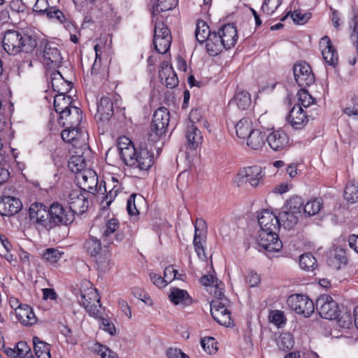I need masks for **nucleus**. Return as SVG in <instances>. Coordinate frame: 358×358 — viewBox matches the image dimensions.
Wrapping results in <instances>:
<instances>
[{
  "mask_svg": "<svg viewBox=\"0 0 358 358\" xmlns=\"http://www.w3.org/2000/svg\"><path fill=\"white\" fill-rule=\"evenodd\" d=\"M205 222L202 219H197L196 221V224L194 226L195 231L194 236L193 240V245L195 250V252L198 256V257L204 260L206 259V256L205 254L203 243H206V236H202L200 233H199V228L197 225H204Z\"/></svg>",
  "mask_w": 358,
  "mask_h": 358,
  "instance_id": "nucleus-28",
  "label": "nucleus"
},
{
  "mask_svg": "<svg viewBox=\"0 0 358 358\" xmlns=\"http://www.w3.org/2000/svg\"><path fill=\"white\" fill-rule=\"evenodd\" d=\"M215 295L218 298L210 303L211 315L220 324L229 327L232 323L231 312L227 307L229 301L227 298L222 297L223 294L220 289L216 291Z\"/></svg>",
  "mask_w": 358,
  "mask_h": 358,
  "instance_id": "nucleus-5",
  "label": "nucleus"
},
{
  "mask_svg": "<svg viewBox=\"0 0 358 358\" xmlns=\"http://www.w3.org/2000/svg\"><path fill=\"white\" fill-rule=\"evenodd\" d=\"M86 192L83 193L80 189H73L69 195V209L75 214L82 215L88 208L89 201Z\"/></svg>",
  "mask_w": 358,
  "mask_h": 358,
  "instance_id": "nucleus-15",
  "label": "nucleus"
},
{
  "mask_svg": "<svg viewBox=\"0 0 358 358\" xmlns=\"http://www.w3.org/2000/svg\"><path fill=\"white\" fill-rule=\"evenodd\" d=\"M83 249L90 257L96 258L97 264L102 268H106L110 263V252L103 249V254L101 253L102 247L100 239L90 234L83 243Z\"/></svg>",
  "mask_w": 358,
  "mask_h": 358,
  "instance_id": "nucleus-6",
  "label": "nucleus"
},
{
  "mask_svg": "<svg viewBox=\"0 0 358 358\" xmlns=\"http://www.w3.org/2000/svg\"><path fill=\"white\" fill-rule=\"evenodd\" d=\"M291 310L305 317H310L315 310L313 301L304 294H292L287 300Z\"/></svg>",
  "mask_w": 358,
  "mask_h": 358,
  "instance_id": "nucleus-9",
  "label": "nucleus"
},
{
  "mask_svg": "<svg viewBox=\"0 0 358 358\" xmlns=\"http://www.w3.org/2000/svg\"><path fill=\"white\" fill-rule=\"evenodd\" d=\"M16 357L28 358L31 355V349L27 343L20 341L15 344Z\"/></svg>",
  "mask_w": 358,
  "mask_h": 358,
  "instance_id": "nucleus-58",
  "label": "nucleus"
},
{
  "mask_svg": "<svg viewBox=\"0 0 358 358\" xmlns=\"http://www.w3.org/2000/svg\"><path fill=\"white\" fill-rule=\"evenodd\" d=\"M348 262L345 250L340 247L336 248L328 258V264L335 269H340Z\"/></svg>",
  "mask_w": 358,
  "mask_h": 358,
  "instance_id": "nucleus-33",
  "label": "nucleus"
},
{
  "mask_svg": "<svg viewBox=\"0 0 358 358\" xmlns=\"http://www.w3.org/2000/svg\"><path fill=\"white\" fill-rule=\"evenodd\" d=\"M269 321L275 324L278 327H281L286 323V317L281 310H271L268 315Z\"/></svg>",
  "mask_w": 358,
  "mask_h": 358,
  "instance_id": "nucleus-54",
  "label": "nucleus"
},
{
  "mask_svg": "<svg viewBox=\"0 0 358 358\" xmlns=\"http://www.w3.org/2000/svg\"><path fill=\"white\" fill-rule=\"evenodd\" d=\"M205 42L206 50L210 56H216L224 49V45L217 32H213Z\"/></svg>",
  "mask_w": 358,
  "mask_h": 358,
  "instance_id": "nucleus-31",
  "label": "nucleus"
},
{
  "mask_svg": "<svg viewBox=\"0 0 358 358\" xmlns=\"http://www.w3.org/2000/svg\"><path fill=\"white\" fill-rule=\"evenodd\" d=\"M120 224L117 219L112 218L104 222L100 229L103 248H107L115 241L120 243L124 238V233L120 229Z\"/></svg>",
  "mask_w": 358,
  "mask_h": 358,
  "instance_id": "nucleus-7",
  "label": "nucleus"
},
{
  "mask_svg": "<svg viewBox=\"0 0 358 358\" xmlns=\"http://www.w3.org/2000/svg\"><path fill=\"white\" fill-rule=\"evenodd\" d=\"M66 94H57L54 99V108L55 111L59 113L60 117L68 116L70 113V110L73 107L71 106L72 98Z\"/></svg>",
  "mask_w": 358,
  "mask_h": 358,
  "instance_id": "nucleus-27",
  "label": "nucleus"
},
{
  "mask_svg": "<svg viewBox=\"0 0 358 358\" xmlns=\"http://www.w3.org/2000/svg\"><path fill=\"white\" fill-rule=\"evenodd\" d=\"M258 223L260 230L264 231H279L280 229L278 217L268 210H264L258 215Z\"/></svg>",
  "mask_w": 358,
  "mask_h": 358,
  "instance_id": "nucleus-17",
  "label": "nucleus"
},
{
  "mask_svg": "<svg viewBox=\"0 0 358 358\" xmlns=\"http://www.w3.org/2000/svg\"><path fill=\"white\" fill-rule=\"evenodd\" d=\"M241 110L247 109L251 104L250 94L245 90H238L232 101Z\"/></svg>",
  "mask_w": 358,
  "mask_h": 358,
  "instance_id": "nucleus-41",
  "label": "nucleus"
},
{
  "mask_svg": "<svg viewBox=\"0 0 358 358\" xmlns=\"http://www.w3.org/2000/svg\"><path fill=\"white\" fill-rule=\"evenodd\" d=\"M236 135L240 138H246L252 131V123L249 118H242L235 125Z\"/></svg>",
  "mask_w": 358,
  "mask_h": 358,
  "instance_id": "nucleus-39",
  "label": "nucleus"
},
{
  "mask_svg": "<svg viewBox=\"0 0 358 358\" xmlns=\"http://www.w3.org/2000/svg\"><path fill=\"white\" fill-rule=\"evenodd\" d=\"M154 21H157L156 20H155ZM155 34H154V38H157V35H159V37L161 38V37H163L164 36H166V32H167V36H171V31L169 30V29L168 28V27L164 24L163 22H155Z\"/></svg>",
  "mask_w": 358,
  "mask_h": 358,
  "instance_id": "nucleus-59",
  "label": "nucleus"
},
{
  "mask_svg": "<svg viewBox=\"0 0 358 358\" xmlns=\"http://www.w3.org/2000/svg\"><path fill=\"white\" fill-rule=\"evenodd\" d=\"M322 206L321 199H316L307 202L303 206V212L308 216H313L318 213Z\"/></svg>",
  "mask_w": 358,
  "mask_h": 358,
  "instance_id": "nucleus-47",
  "label": "nucleus"
},
{
  "mask_svg": "<svg viewBox=\"0 0 358 358\" xmlns=\"http://www.w3.org/2000/svg\"><path fill=\"white\" fill-rule=\"evenodd\" d=\"M217 33L220 36L222 43L224 45L225 50H229L236 45L238 34L234 24H224L219 29Z\"/></svg>",
  "mask_w": 358,
  "mask_h": 358,
  "instance_id": "nucleus-22",
  "label": "nucleus"
},
{
  "mask_svg": "<svg viewBox=\"0 0 358 358\" xmlns=\"http://www.w3.org/2000/svg\"><path fill=\"white\" fill-rule=\"evenodd\" d=\"M103 312V309L101 310ZM97 320H101V328L105 331L108 332L110 335H114L115 334V327L113 322H110L108 319L103 317V313H101V316Z\"/></svg>",
  "mask_w": 358,
  "mask_h": 358,
  "instance_id": "nucleus-60",
  "label": "nucleus"
},
{
  "mask_svg": "<svg viewBox=\"0 0 358 358\" xmlns=\"http://www.w3.org/2000/svg\"><path fill=\"white\" fill-rule=\"evenodd\" d=\"M82 121V111L78 107H72L68 116L59 117V123L64 127H78Z\"/></svg>",
  "mask_w": 358,
  "mask_h": 358,
  "instance_id": "nucleus-32",
  "label": "nucleus"
},
{
  "mask_svg": "<svg viewBox=\"0 0 358 358\" xmlns=\"http://www.w3.org/2000/svg\"><path fill=\"white\" fill-rule=\"evenodd\" d=\"M201 344L203 350L209 355H213L217 350L215 340L213 337L203 338L201 339Z\"/></svg>",
  "mask_w": 358,
  "mask_h": 358,
  "instance_id": "nucleus-56",
  "label": "nucleus"
},
{
  "mask_svg": "<svg viewBox=\"0 0 358 358\" xmlns=\"http://www.w3.org/2000/svg\"><path fill=\"white\" fill-rule=\"evenodd\" d=\"M47 16L50 19H56L58 22H63V20H65V16L64 13L57 8L56 7L52 6L48 10L46 13Z\"/></svg>",
  "mask_w": 358,
  "mask_h": 358,
  "instance_id": "nucleus-61",
  "label": "nucleus"
},
{
  "mask_svg": "<svg viewBox=\"0 0 358 358\" xmlns=\"http://www.w3.org/2000/svg\"><path fill=\"white\" fill-rule=\"evenodd\" d=\"M92 349L95 352L99 354L101 358H118L116 352L100 343H95Z\"/></svg>",
  "mask_w": 358,
  "mask_h": 358,
  "instance_id": "nucleus-53",
  "label": "nucleus"
},
{
  "mask_svg": "<svg viewBox=\"0 0 358 358\" xmlns=\"http://www.w3.org/2000/svg\"><path fill=\"white\" fill-rule=\"evenodd\" d=\"M167 35V33L166 34ZM171 36H164L153 38V43L155 50L159 54H165L169 50L171 43Z\"/></svg>",
  "mask_w": 358,
  "mask_h": 358,
  "instance_id": "nucleus-45",
  "label": "nucleus"
},
{
  "mask_svg": "<svg viewBox=\"0 0 358 358\" xmlns=\"http://www.w3.org/2000/svg\"><path fill=\"white\" fill-rule=\"evenodd\" d=\"M294 79L301 87H306L315 82V76L308 64L301 62L294 64L293 67Z\"/></svg>",
  "mask_w": 358,
  "mask_h": 358,
  "instance_id": "nucleus-14",
  "label": "nucleus"
},
{
  "mask_svg": "<svg viewBox=\"0 0 358 358\" xmlns=\"http://www.w3.org/2000/svg\"><path fill=\"white\" fill-rule=\"evenodd\" d=\"M276 343L279 349L282 350H288L294 346L293 336L289 333H282L276 338Z\"/></svg>",
  "mask_w": 358,
  "mask_h": 358,
  "instance_id": "nucleus-46",
  "label": "nucleus"
},
{
  "mask_svg": "<svg viewBox=\"0 0 358 358\" xmlns=\"http://www.w3.org/2000/svg\"><path fill=\"white\" fill-rule=\"evenodd\" d=\"M297 97L299 101V104L296 106H301V108H307L313 103L315 99L314 98L309 94L307 90L305 87H302L297 93Z\"/></svg>",
  "mask_w": 358,
  "mask_h": 358,
  "instance_id": "nucleus-49",
  "label": "nucleus"
},
{
  "mask_svg": "<svg viewBox=\"0 0 358 358\" xmlns=\"http://www.w3.org/2000/svg\"><path fill=\"white\" fill-rule=\"evenodd\" d=\"M17 320L24 326H29L36 322V317L32 308L27 304H20L15 308Z\"/></svg>",
  "mask_w": 358,
  "mask_h": 358,
  "instance_id": "nucleus-26",
  "label": "nucleus"
},
{
  "mask_svg": "<svg viewBox=\"0 0 358 358\" xmlns=\"http://www.w3.org/2000/svg\"><path fill=\"white\" fill-rule=\"evenodd\" d=\"M80 135V134L78 127L72 128L66 127V129H64L61 133L62 138L64 141L67 143H71L77 140Z\"/></svg>",
  "mask_w": 358,
  "mask_h": 358,
  "instance_id": "nucleus-51",
  "label": "nucleus"
},
{
  "mask_svg": "<svg viewBox=\"0 0 358 358\" xmlns=\"http://www.w3.org/2000/svg\"><path fill=\"white\" fill-rule=\"evenodd\" d=\"M303 201L301 197L296 196L291 197L287 201L282 209L293 212L294 213L300 215L302 208L303 209Z\"/></svg>",
  "mask_w": 358,
  "mask_h": 358,
  "instance_id": "nucleus-43",
  "label": "nucleus"
},
{
  "mask_svg": "<svg viewBox=\"0 0 358 358\" xmlns=\"http://www.w3.org/2000/svg\"><path fill=\"white\" fill-rule=\"evenodd\" d=\"M50 79L52 90L58 94H67L72 88L73 83L65 80L57 70L50 73Z\"/></svg>",
  "mask_w": 358,
  "mask_h": 358,
  "instance_id": "nucleus-24",
  "label": "nucleus"
},
{
  "mask_svg": "<svg viewBox=\"0 0 358 358\" xmlns=\"http://www.w3.org/2000/svg\"><path fill=\"white\" fill-rule=\"evenodd\" d=\"M34 349L38 358H50V346L40 340L38 337L33 338Z\"/></svg>",
  "mask_w": 358,
  "mask_h": 358,
  "instance_id": "nucleus-38",
  "label": "nucleus"
},
{
  "mask_svg": "<svg viewBox=\"0 0 358 358\" xmlns=\"http://www.w3.org/2000/svg\"><path fill=\"white\" fill-rule=\"evenodd\" d=\"M22 207L21 201L14 196H3L0 199V215L11 216L20 212Z\"/></svg>",
  "mask_w": 358,
  "mask_h": 358,
  "instance_id": "nucleus-20",
  "label": "nucleus"
},
{
  "mask_svg": "<svg viewBox=\"0 0 358 358\" xmlns=\"http://www.w3.org/2000/svg\"><path fill=\"white\" fill-rule=\"evenodd\" d=\"M96 110V118L100 121L108 120L114 113L111 98L108 96L101 97L97 103Z\"/></svg>",
  "mask_w": 358,
  "mask_h": 358,
  "instance_id": "nucleus-25",
  "label": "nucleus"
},
{
  "mask_svg": "<svg viewBox=\"0 0 358 358\" xmlns=\"http://www.w3.org/2000/svg\"><path fill=\"white\" fill-rule=\"evenodd\" d=\"M197 110H192L189 113V120L191 122L187 127L186 138L188 145L191 149H196L202 141V136L201 131L193 124L194 120L197 115Z\"/></svg>",
  "mask_w": 358,
  "mask_h": 358,
  "instance_id": "nucleus-21",
  "label": "nucleus"
},
{
  "mask_svg": "<svg viewBox=\"0 0 358 358\" xmlns=\"http://www.w3.org/2000/svg\"><path fill=\"white\" fill-rule=\"evenodd\" d=\"M205 42L206 50L210 56H216L224 49V45L217 32H213Z\"/></svg>",
  "mask_w": 358,
  "mask_h": 358,
  "instance_id": "nucleus-30",
  "label": "nucleus"
},
{
  "mask_svg": "<svg viewBox=\"0 0 358 358\" xmlns=\"http://www.w3.org/2000/svg\"><path fill=\"white\" fill-rule=\"evenodd\" d=\"M169 297L170 301L175 305L189 306L192 302V298L186 290L176 287L171 289Z\"/></svg>",
  "mask_w": 358,
  "mask_h": 358,
  "instance_id": "nucleus-34",
  "label": "nucleus"
},
{
  "mask_svg": "<svg viewBox=\"0 0 358 358\" xmlns=\"http://www.w3.org/2000/svg\"><path fill=\"white\" fill-rule=\"evenodd\" d=\"M278 231L260 230L257 238L258 245L268 252H278L282 248Z\"/></svg>",
  "mask_w": 358,
  "mask_h": 358,
  "instance_id": "nucleus-13",
  "label": "nucleus"
},
{
  "mask_svg": "<svg viewBox=\"0 0 358 358\" xmlns=\"http://www.w3.org/2000/svg\"><path fill=\"white\" fill-rule=\"evenodd\" d=\"M30 220L46 230H50V210L43 203H34L29 209Z\"/></svg>",
  "mask_w": 358,
  "mask_h": 358,
  "instance_id": "nucleus-12",
  "label": "nucleus"
},
{
  "mask_svg": "<svg viewBox=\"0 0 358 358\" xmlns=\"http://www.w3.org/2000/svg\"><path fill=\"white\" fill-rule=\"evenodd\" d=\"M316 264V259L310 253H306L300 256L299 265L302 269L311 270Z\"/></svg>",
  "mask_w": 358,
  "mask_h": 358,
  "instance_id": "nucleus-52",
  "label": "nucleus"
},
{
  "mask_svg": "<svg viewBox=\"0 0 358 358\" xmlns=\"http://www.w3.org/2000/svg\"><path fill=\"white\" fill-rule=\"evenodd\" d=\"M79 188L85 192L94 194V192H101V185L98 187V177L94 171L88 169L78 173L76 176Z\"/></svg>",
  "mask_w": 358,
  "mask_h": 358,
  "instance_id": "nucleus-11",
  "label": "nucleus"
},
{
  "mask_svg": "<svg viewBox=\"0 0 358 358\" xmlns=\"http://www.w3.org/2000/svg\"><path fill=\"white\" fill-rule=\"evenodd\" d=\"M352 17L349 22V27L351 30L350 41L358 42V11L356 8L352 9Z\"/></svg>",
  "mask_w": 358,
  "mask_h": 358,
  "instance_id": "nucleus-48",
  "label": "nucleus"
},
{
  "mask_svg": "<svg viewBox=\"0 0 358 358\" xmlns=\"http://www.w3.org/2000/svg\"><path fill=\"white\" fill-rule=\"evenodd\" d=\"M49 210L51 229L57 226L70 224L74 220L73 213L58 202L52 203Z\"/></svg>",
  "mask_w": 358,
  "mask_h": 358,
  "instance_id": "nucleus-8",
  "label": "nucleus"
},
{
  "mask_svg": "<svg viewBox=\"0 0 358 358\" xmlns=\"http://www.w3.org/2000/svg\"><path fill=\"white\" fill-rule=\"evenodd\" d=\"M266 141L273 150L281 151L288 148L289 137L284 131L278 129L271 132L266 136Z\"/></svg>",
  "mask_w": 358,
  "mask_h": 358,
  "instance_id": "nucleus-18",
  "label": "nucleus"
},
{
  "mask_svg": "<svg viewBox=\"0 0 358 358\" xmlns=\"http://www.w3.org/2000/svg\"><path fill=\"white\" fill-rule=\"evenodd\" d=\"M316 308L320 315L327 320L336 319L340 313L336 301L328 294H322L316 300Z\"/></svg>",
  "mask_w": 358,
  "mask_h": 358,
  "instance_id": "nucleus-10",
  "label": "nucleus"
},
{
  "mask_svg": "<svg viewBox=\"0 0 358 358\" xmlns=\"http://www.w3.org/2000/svg\"><path fill=\"white\" fill-rule=\"evenodd\" d=\"M170 120V115L167 108L162 107L154 113L150 131L148 141L152 143L159 141L164 135Z\"/></svg>",
  "mask_w": 358,
  "mask_h": 358,
  "instance_id": "nucleus-4",
  "label": "nucleus"
},
{
  "mask_svg": "<svg viewBox=\"0 0 358 358\" xmlns=\"http://www.w3.org/2000/svg\"><path fill=\"white\" fill-rule=\"evenodd\" d=\"M308 120V116L301 106H294L287 117V122L294 129H303Z\"/></svg>",
  "mask_w": 358,
  "mask_h": 358,
  "instance_id": "nucleus-23",
  "label": "nucleus"
},
{
  "mask_svg": "<svg viewBox=\"0 0 358 358\" xmlns=\"http://www.w3.org/2000/svg\"><path fill=\"white\" fill-rule=\"evenodd\" d=\"M291 17L296 24H304L310 19L311 13L309 12L302 13L301 10H295Z\"/></svg>",
  "mask_w": 358,
  "mask_h": 358,
  "instance_id": "nucleus-57",
  "label": "nucleus"
},
{
  "mask_svg": "<svg viewBox=\"0 0 358 358\" xmlns=\"http://www.w3.org/2000/svg\"><path fill=\"white\" fill-rule=\"evenodd\" d=\"M117 148L124 163L129 166L147 171L154 164V154L147 145H141L136 149L131 141L127 137H121Z\"/></svg>",
  "mask_w": 358,
  "mask_h": 358,
  "instance_id": "nucleus-1",
  "label": "nucleus"
},
{
  "mask_svg": "<svg viewBox=\"0 0 358 358\" xmlns=\"http://www.w3.org/2000/svg\"><path fill=\"white\" fill-rule=\"evenodd\" d=\"M200 282L203 286L206 287L210 286L211 285L215 286L216 288L215 292L220 289L218 287V280L213 275H206L202 276L200 279Z\"/></svg>",
  "mask_w": 358,
  "mask_h": 358,
  "instance_id": "nucleus-62",
  "label": "nucleus"
},
{
  "mask_svg": "<svg viewBox=\"0 0 358 358\" xmlns=\"http://www.w3.org/2000/svg\"><path fill=\"white\" fill-rule=\"evenodd\" d=\"M68 166L69 169L76 173V176L78 173L87 170V162L83 155H74L70 157Z\"/></svg>",
  "mask_w": 358,
  "mask_h": 358,
  "instance_id": "nucleus-40",
  "label": "nucleus"
},
{
  "mask_svg": "<svg viewBox=\"0 0 358 358\" xmlns=\"http://www.w3.org/2000/svg\"><path fill=\"white\" fill-rule=\"evenodd\" d=\"M213 32L210 31L208 25L202 20H199L195 30V37L197 41L203 43L211 35Z\"/></svg>",
  "mask_w": 358,
  "mask_h": 358,
  "instance_id": "nucleus-42",
  "label": "nucleus"
},
{
  "mask_svg": "<svg viewBox=\"0 0 358 358\" xmlns=\"http://www.w3.org/2000/svg\"><path fill=\"white\" fill-rule=\"evenodd\" d=\"M246 138L248 139L247 145L251 149L256 150L262 148L265 143V139L266 140L265 134L258 129H254Z\"/></svg>",
  "mask_w": 358,
  "mask_h": 358,
  "instance_id": "nucleus-35",
  "label": "nucleus"
},
{
  "mask_svg": "<svg viewBox=\"0 0 358 358\" xmlns=\"http://www.w3.org/2000/svg\"><path fill=\"white\" fill-rule=\"evenodd\" d=\"M84 284L85 288L82 285L77 296L78 301L85 308L90 316L99 318L101 316V310L103 309L99 293L95 288L92 287L90 282L87 281Z\"/></svg>",
  "mask_w": 358,
  "mask_h": 358,
  "instance_id": "nucleus-3",
  "label": "nucleus"
},
{
  "mask_svg": "<svg viewBox=\"0 0 358 358\" xmlns=\"http://www.w3.org/2000/svg\"><path fill=\"white\" fill-rule=\"evenodd\" d=\"M177 270L175 269L172 265H169L164 268V278L167 284L171 282L173 280L177 278Z\"/></svg>",
  "mask_w": 358,
  "mask_h": 358,
  "instance_id": "nucleus-64",
  "label": "nucleus"
},
{
  "mask_svg": "<svg viewBox=\"0 0 358 358\" xmlns=\"http://www.w3.org/2000/svg\"><path fill=\"white\" fill-rule=\"evenodd\" d=\"M345 199L353 203L358 201V185L354 183H348L344 191Z\"/></svg>",
  "mask_w": 358,
  "mask_h": 358,
  "instance_id": "nucleus-50",
  "label": "nucleus"
},
{
  "mask_svg": "<svg viewBox=\"0 0 358 358\" xmlns=\"http://www.w3.org/2000/svg\"><path fill=\"white\" fill-rule=\"evenodd\" d=\"M64 255L62 252L56 248H49L45 249L42 253V259L50 264H54L59 261Z\"/></svg>",
  "mask_w": 358,
  "mask_h": 358,
  "instance_id": "nucleus-44",
  "label": "nucleus"
},
{
  "mask_svg": "<svg viewBox=\"0 0 358 358\" xmlns=\"http://www.w3.org/2000/svg\"><path fill=\"white\" fill-rule=\"evenodd\" d=\"M281 3L282 0H264L261 10L267 15H271Z\"/></svg>",
  "mask_w": 358,
  "mask_h": 358,
  "instance_id": "nucleus-55",
  "label": "nucleus"
},
{
  "mask_svg": "<svg viewBox=\"0 0 358 358\" xmlns=\"http://www.w3.org/2000/svg\"><path fill=\"white\" fill-rule=\"evenodd\" d=\"M2 43L4 50L9 55H16L20 52L29 53L36 48L37 36L31 32L9 29L5 32Z\"/></svg>",
  "mask_w": 358,
  "mask_h": 358,
  "instance_id": "nucleus-2",
  "label": "nucleus"
},
{
  "mask_svg": "<svg viewBox=\"0 0 358 358\" xmlns=\"http://www.w3.org/2000/svg\"><path fill=\"white\" fill-rule=\"evenodd\" d=\"M299 216L293 212L285 209H282L278 215L280 227L282 226L285 229H292L297 224Z\"/></svg>",
  "mask_w": 358,
  "mask_h": 358,
  "instance_id": "nucleus-36",
  "label": "nucleus"
},
{
  "mask_svg": "<svg viewBox=\"0 0 358 358\" xmlns=\"http://www.w3.org/2000/svg\"><path fill=\"white\" fill-rule=\"evenodd\" d=\"M324 62L330 66H335L338 64V55L333 46L329 36H323L319 43Z\"/></svg>",
  "mask_w": 358,
  "mask_h": 358,
  "instance_id": "nucleus-19",
  "label": "nucleus"
},
{
  "mask_svg": "<svg viewBox=\"0 0 358 358\" xmlns=\"http://www.w3.org/2000/svg\"><path fill=\"white\" fill-rule=\"evenodd\" d=\"M44 62L52 67H57L62 64V57H61L59 50L48 44L45 45L43 52Z\"/></svg>",
  "mask_w": 358,
  "mask_h": 358,
  "instance_id": "nucleus-29",
  "label": "nucleus"
},
{
  "mask_svg": "<svg viewBox=\"0 0 358 358\" xmlns=\"http://www.w3.org/2000/svg\"><path fill=\"white\" fill-rule=\"evenodd\" d=\"M177 0H157V3L152 8V22L158 20L157 15L161 12H166L175 8Z\"/></svg>",
  "mask_w": 358,
  "mask_h": 358,
  "instance_id": "nucleus-37",
  "label": "nucleus"
},
{
  "mask_svg": "<svg viewBox=\"0 0 358 358\" xmlns=\"http://www.w3.org/2000/svg\"><path fill=\"white\" fill-rule=\"evenodd\" d=\"M238 176L245 179V181L249 182L251 186L256 187L263 183L265 173L261 166H252L241 170Z\"/></svg>",
  "mask_w": 358,
  "mask_h": 358,
  "instance_id": "nucleus-16",
  "label": "nucleus"
},
{
  "mask_svg": "<svg viewBox=\"0 0 358 358\" xmlns=\"http://www.w3.org/2000/svg\"><path fill=\"white\" fill-rule=\"evenodd\" d=\"M167 74H169L168 76H166V75L164 76V78H165V85L168 88H174L178 85V80L176 73L172 70Z\"/></svg>",
  "mask_w": 358,
  "mask_h": 358,
  "instance_id": "nucleus-63",
  "label": "nucleus"
}]
</instances>
